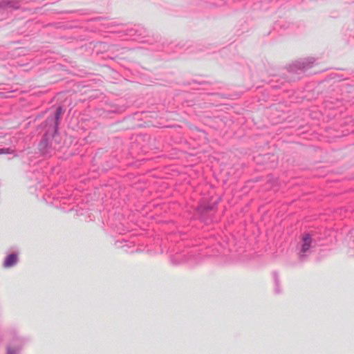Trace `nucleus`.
Returning <instances> with one entry per match:
<instances>
[{
  "instance_id": "nucleus-1",
  "label": "nucleus",
  "mask_w": 354,
  "mask_h": 354,
  "mask_svg": "<svg viewBox=\"0 0 354 354\" xmlns=\"http://www.w3.org/2000/svg\"><path fill=\"white\" fill-rule=\"evenodd\" d=\"M17 261V256L12 254L8 255L4 261L3 266L6 268H9L14 266Z\"/></svg>"
},
{
  "instance_id": "nucleus-2",
  "label": "nucleus",
  "mask_w": 354,
  "mask_h": 354,
  "mask_svg": "<svg viewBox=\"0 0 354 354\" xmlns=\"http://www.w3.org/2000/svg\"><path fill=\"white\" fill-rule=\"evenodd\" d=\"M303 241H304V243H303V245L301 247V252L303 253H305L309 250V248L310 247V243H311L310 237L308 235L305 236L303 239Z\"/></svg>"
},
{
  "instance_id": "nucleus-3",
  "label": "nucleus",
  "mask_w": 354,
  "mask_h": 354,
  "mask_svg": "<svg viewBox=\"0 0 354 354\" xmlns=\"http://www.w3.org/2000/svg\"><path fill=\"white\" fill-rule=\"evenodd\" d=\"M63 113V111H62V108H58L56 111V113H55V117H56V120H57L59 117L62 115Z\"/></svg>"
},
{
  "instance_id": "nucleus-4",
  "label": "nucleus",
  "mask_w": 354,
  "mask_h": 354,
  "mask_svg": "<svg viewBox=\"0 0 354 354\" xmlns=\"http://www.w3.org/2000/svg\"><path fill=\"white\" fill-rule=\"evenodd\" d=\"M8 354H12V351H11V350H10V349H8Z\"/></svg>"
}]
</instances>
